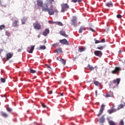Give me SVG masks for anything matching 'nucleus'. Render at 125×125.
Wrapping results in <instances>:
<instances>
[{
    "instance_id": "aec40b11",
    "label": "nucleus",
    "mask_w": 125,
    "mask_h": 125,
    "mask_svg": "<svg viewBox=\"0 0 125 125\" xmlns=\"http://www.w3.org/2000/svg\"><path fill=\"white\" fill-rule=\"evenodd\" d=\"M104 122H105V117H104V115H103L100 118V123L103 124Z\"/></svg>"
},
{
    "instance_id": "8fccbe9b",
    "label": "nucleus",
    "mask_w": 125,
    "mask_h": 125,
    "mask_svg": "<svg viewBox=\"0 0 125 125\" xmlns=\"http://www.w3.org/2000/svg\"><path fill=\"white\" fill-rule=\"evenodd\" d=\"M96 96H97V90L95 91Z\"/></svg>"
},
{
    "instance_id": "ea45409f",
    "label": "nucleus",
    "mask_w": 125,
    "mask_h": 125,
    "mask_svg": "<svg viewBox=\"0 0 125 125\" xmlns=\"http://www.w3.org/2000/svg\"><path fill=\"white\" fill-rule=\"evenodd\" d=\"M6 109H7V111H8V112H11L12 111V109H11L10 107H7Z\"/></svg>"
},
{
    "instance_id": "5701e85b",
    "label": "nucleus",
    "mask_w": 125,
    "mask_h": 125,
    "mask_svg": "<svg viewBox=\"0 0 125 125\" xmlns=\"http://www.w3.org/2000/svg\"><path fill=\"white\" fill-rule=\"evenodd\" d=\"M46 48L45 45H41L40 46L39 50H44Z\"/></svg>"
},
{
    "instance_id": "6e6d98bb",
    "label": "nucleus",
    "mask_w": 125,
    "mask_h": 125,
    "mask_svg": "<svg viewBox=\"0 0 125 125\" xmlns=\"http://www.w3.org/2000/svg\"><path fill=\"white\" fill-rule=\"evenodd\" d=\"M57 59L58 60H59V59H58V58H57Z\"/></svg>"
},
{
    "instance_id": "37998d69",
    "label": "nucleus",
    "mask_w": 125,
    "mask_h": 125,
    "mask_svg": "<svg viewBox=\"0 0 125 125\" xmlns=\"http://www.w3.org/2000/svg\"><path fill=\"white\" fill-rule=\"evenodd\" d=\"M122 16L120 14H118V15H117V18H122Z\"/></svg>"
},
{
    "instance_id": "f257e3e1",
    "label": "nucleus",
    "mask_w": 125,
    "mask_h": 125,
    "mask_svg": "<svg viewBox=\"0 0 125 125\" xmlns=\"http://www.w3.org/2000/svg\"><path fill=\"white\" fill-rule=\"evenodd\" d=\"M50 4V2L45 3L42 7V11H44L45 12H48L49 15H54V10H53V7H52L49 8L48 7V4Z\"/></svg>"
},
{
    "instance_id": "423d86ee",
    "label": "nucleus",
    "mask_w": 125,
    "mask_h": 125,
    "mask_svg": "<svg viewBox=\"0 0 125 125\" xmlns=\"http://www.w3.org/2000/svg\"><path fill=\"white\" fill-rule=\"evenodd\" d=\"M37 4L39 7H42L43 5V1L42 0H37Z\"/></svg>"
},
{
    "instance_id": "473e14b6",
    "label": "nucleus",
    "mask_w": 125,
    "mask_h": 125,
    "mask_svg": "<svg viewBox=\"0 0 125 125\" xmlns=\"http://www.w3.org/2000/svg\"><path fill=\"white\" fill-rule=\"evenodd\" d=\"M26 20H27V19H23L21 21V23L22 24V25H24L26 23Z\"/></svg>"
},
{
    "instance_id": "2eb2a0df",
    "label": "nucleus",
    "mask_w": 125,
    "mask_h": 125,
    "mask_svg": "<svg viewBox=\"0 0 125 125\" xmlns=\"http://www.w3.org/2000/svg\"><path fill=\"white\" fill-rule=\"evenodd\" d=\"M48 34H49V29L48 28H46L45 31L43 32L42 35L43 36H44V37H46Z\"/></svg>"
},
{
    "instance_id": "ddd939ff",
    "label": "nucleus",
    "mask_w": 125,
    "mask_h": 125,
    "mask_svg": "<svg viewBox=\"0 0 125 125\" xmlns=\"http://www.w3.org/2000/svg\"><path fill=\"white\" fill-rule=\"evenodd\" d=\"M114 96V93L112 91H109L106 94L105 97H113Z\"/></svg>"
},
{
    "instance_id": "79ce46f5",
    "label": "nucleus",
    "mask_w": 125,
    "mask_h": 125,
    "mask_svg": "<svg viewBox=\"0 0 125 125\" xmlns=\"http://www.w3.org/2000/svg\"><path fill=\"white\" fill-rule=\"evenodd\" d=\"M89 30L90 31H91L93 32V33H94V32H95V30H94V29H92V28H89Z\"/></svg>"
},
{
    "instance_id": "4468645a",
    "label": "nucleus",
    "mask_w": 125,
    "mask_h": 125,
    "mask_svg": "<svg viewBox=\"0 0 125 125\" xmlns=\"http://www.w3.org/2000/svg\"><path fill=\"white\" fill-rule=\"evenodd\" d=\"M0 115L2 117H3V118H7V117H8V114H7V113H6L3 111H0Z\"/></svg>"
},
{
    "instance_id": "7c9ffc66",
    "label": "nucleus",
    "mask_w": 125,
    "mask_h": 125,
    "mask_svg": "<svg viewBox=\"0 0 125 125\" xmlns=\"http://www.w3.org/2000/svg\"><path fill=\"white\" fill-rule=\"evenodd\" d=\"M88 67L89 68V70H90V71H93V70H94V67L89 64L88 65Z\"/></svg>"
},
{
    "instance_id": "6e6552de",
    "label": "nucleus",
    "mask_w": 125,
    "mask_h": 125,
    "mask_svg": "<svg viewBox=\"0 0 125 125\" xmlns=\"http://www.w3.org/2000/svg\"><path fill=\"white\" fill-rule=\"evenodd\" d=\"M19 26V21L17 19L14 21L12 22L13 27H18Z\"/></svg>"
},
{
    "instance_id": "3c124183",
    "label": "nucleus",
    "mask_w": 125,
    "mask_h": 125,
    "mask_svg": "<svg viewBox=\"0 0 125 125\" xmlns=\"http://www.w3.org/2000/svg\"><path fill=\"white\" fill-rule=\"evenodd\" d=\"M21 50H22V48L19 49V50H18V51L19 52H20V51H21Z\"/></svg>"
},
{
    "instance_id": "13d9d810",
    "label": "nucleus",
    "mask_w": 125,
    "mask_h": 125,
    "mask_svg": "<svg viewBox=\"0 0 125 125\" xmlns=\"http://www.w3.org/2000/svg\"><path fill=\"white\" fill-rule=\"evenodd\" d=\"M52 0V1H53V0Z\"/></svg>"
},
{
    "instance_id": "a211bd4d",
    "label": "nucleus",
    "mask_w": 125,
    "mask_h": 125,
    "mask_svg": "<svg viewBox=\"0 0 125 125\" xmlns=\"http://www.w3.org/2000/svg\"><path fill=\"white\" fill-rule=\"evenodd\" d=\"M108 114H112V113H115V112H117V109H115V108H112L111 109H109L107 111Z\"/></svg>"
},
{
    "instance_id": "4c0bfd02",
    "label": "nucleus",
    "mask_w": 125,
    "mask_h": 125,
    "mask_svg": "<svg viewBox=\"0 0 125 125\" xmlns=\"http://www.w3.org/2000/svg\"><path fill=\"white\" fill-rule=\"evenodd\" d=\"M59 46V44L58 43H54L52 44V46H53V47H57V46Z\"/></svg>"
},
{
    "instance_id": "f3484780",
    "label": "nucleus",
    "mask_w": 125,
    "mask_h": 125,
    "mask_svg": "<svg viewBox=\"0 0 125 125\" xmlns=\"http://www.w3.org/2000/svg\"><path fill=\"white\" fill-rule=\"evenodd\" d=\"M71 22L74 26L75 27L77 26L78 25V23H77V20L76 19H73L71 20Z\"/></svg>"
},
{
    "instance_id": "a878e982",
    "label": "nucleus",
    "mask_w": 125,
    "mask_h": 125,
    "mask_svg": "<svg viewBox=\"0 0 125 125\" xmlns=\"http://www.w3.org/2000/svg\"><path fill=\"white\" fill-rule=\"evenodd\" d=\"M54 23L57 25H59V26H63V23L60 21H55Z\"/></svg>"
},
{
    "instance_id": "49530a36",
    "label": "nucleus",
    "mask_w": 125,
    "mask_h": 125,
    "mask_svg": "<svg viewBox=\"0 0 125 125\" xmlns=\"http://www.w3.org/2000/svg\"><path fill=\"white\" fill-rule=\"evenodd\" d=\"M105 42V39H102L101 42Z\"/></svg>"
},
{
    "instance_id": "b1692460",
    "label": "nucleus",
    "mask_w": 125,
    "mask_h": 125,
    "mask_svg": "<svg viewBox=\"0 0 125 125\" xmlns=\"http://www.w3.org/2000/svg\"><path fill=\"white\" fill-rule=\"evenodd\" d=\"M82 1H83V0H71V2L74 3H76V2H82Z\"/></svg>"
},
{
    "instance_id": "c03bdc74",
    "label": "nucleus",
    "mask_w": 125,
    "mask_h": 125,
    "mask_svg": "<svg viewBox=\"0 0 125 125\" xmlns=\"http://www.w3.org/2000/svg\"><path fill=\"white\" fill-rule=\"evenodd\" d=\"M100 42H101L99 40H96L95 41V43H99Z\"/></svg>"
},
{
    "instance_id": "6ab92c4d",
    "label": "nucleus",
    "mask_w": 125,
    "mask_h": 125,
    "mask_svg": "<svg viewBox=\"0 0 125 125\" xmlns=\"http://www.w3.org/2000/svg\"><path fill=\"white\" fill-rule=\"evenodd\" d=\"M106 6L107 7H113V3L111 1H109L105 3Z\"/></svg>"
},
{
    "instance_id": "0eeeda50",
    "label": "nucleus",
    "mask_w": 125,
    "mask_h": 125,
    "mask_svg": "<svg viewBox=\"0 0 125 125\" xmlns=\"http://www.w3.org/2000/svg\"><path fill=\"white\" fill-rule=\"evenodd\" d=\"M120 71H121V68L119 67H116L115 68V69L112 71V74H119Z\"/></svg>"
},
{
    "instance_id": "864d4df0",
    "label": "nucleus",
    "mask_w": 125,
    "mask_h": 125,
    "mask_svg": "<svg viewBox=\"0 0 125 125\" xmlns=\"http://www.w3.org/2000/svg\"><path fill=\"white\" fill-rule=\"evenodd\" d=\"M1 51H3V50H2V49H0V52H1Z\"/></svg>"
},
{
    "instance_id": "c85d7f7f",
    "label": "nucleus",
    "mask_w": 125,
    "mask_h": 125,
    "mask_svg": "<svg viewBox=\"0 0 125 125\" xmlns=\"http://www.w3.org/2000/svg\"><path fill=\"white\" fill-rule=\"evenodd\" d=\"M85 50V48L83 47H81L79 49V52H83V51H84Z\"/></svg>"
},
{
    "instance_id": "f8f14e48",
    "label": "nucleus",
    "mask_w": 125,
    "mask_h": 125,
    "mask_svg": "<svg viewBox=\"0 0 125 125\" xmlns=\"http://www.w3.org/2000/svg\"><path fill=\"white\" fill-rule=\"evenodd\" d=\"M120 83H121V79L120 78H117L113 81V83H117V86L120 84Z\"/></svg>"
},
{
    "instance_id": "f704fd0d",
    "label": "nucleus",
    "mask_w": 125,
    "mask_h": 125,
    "mask_svg": "<svg viewBox=\"0 0 125 125\" xmlns=\"http://www.w3.org/2000/svg\"><path fill=\"white\" fill-rule=\"evenodd\" d=\"M5 28V25H0V30H3Z\"/></svg>"
},
{
    "instance_id": "cd10ccee",
    "label": "nucleus",
    "mask_w": 125,
    "mask_h": 125,
    "mask_svg": "<svg viewBox=\"0 0 125 125\" xmlns=\"http://www.w3.org/2000/svg\"><path fill=\"white\" fill-rule=\"evenodd\" d=\"M108 124L109 125H116L115 122L113 121H109Z\"/></svg>"
},
{
    "instance_id": "4be33fe9",
    "label": "nucleus",
    "mask_w": 125,
    "mask_h": 125,
    "mask_svg": "<svg viewBox=\"0 0 125 125\" xmlns=\"http://www.w3.org/2000/svg\"><path fill=\"white\" fill-rule=\"evenodd\" d=\"M84 29H85V28L84 26H81L79 30V33H83V31H84Z\"/></svg>"
},
{
    "instance_id": "5fc2aeb1",
    "label": "nucleus",
    "mask_w": 125,
    "mask_h": 125,
    "mask_svg": "<svg viewBox=\"0 0 125 125\" xmlns=\"http://www.w3.org/2000/svg\"><path fill=\"white\" fill-rule=\"evenodd\" d=\"M115 107V105H113V106H112V109H114V107Z\"/></svg>"
},
{
    "instance_id": "a18cd8bd",
    "label": "nucleus",
    "mask_w": 125,
    "mask_h": 125,
    "mask_svg": "<svg viewBox=\"0 0 125 125\" xmlns=\"http://www.w3.org/2000/svg\"><path fill=\"white\" fill-rule=\"evenodd\" d=\"M5 34H6V36H7L8 37H9V36H10V34H9L8 32H6Z\"/></svg>"
},
{
    "instance_id": "603ef678",
    "label": "nucleus",
    "mask_w": 125,
    "mask_h": 125,
    "mask_svg": "<svg viewBox=\"0 0 125 125\" xmlns=\"http://www.w3.org/2000/svg\"><path fill=\"white\" fill-rule=\"evenodd\" d=\"M60 95H61V96H63V93H61Z\"/></svg>"
},
{
    "instance_id": "9b49d317",
    "label": "nucleus",
    "mask_w": 125,
    "mask_h": 125,
    "mask_svg": "<svg viewBox=\"0 0 125 125\" xmlns=\"http://www.w3.org/2000/svg\"><path fill=\"white\" fill-rule=\"evenodd\" d=\"M60 34L61 36L64 37V38H68V35L66 34V32L63 30H61L60 32Z\"/></svg>"
},
{
    "instance_id": "09e8293b",
    "label": "nucleus",
    "mask_w": 125,
    "mask_h": 125,
    "mask_svg": "<svg viewBox=\"0 0 125 125\" xmlns=\"http://www.w3.org/2000/svg\"><path fill=\"white\" fill-rule=\"evenodd\" d=\"M48 94H52V91H50L48 92Z\"/></svg>"
},
{
    "instance_id": "58836bf2",
    "label": "nucleus",
    "mask_w": 125,
    "mask_h": 125,
    "mask_svg": "<svg viewBox=\"0 0 125 125\" xmlns=\"http://www.w3.org/2000/svg\"><path fill=\"white\" fill-rule=\"evenodd\" d=\"M41 105L42 108H47V106L46 105H45L43 103L41 104Z\"/></svg>"
},
{
    "instance_id": "c9c22d12",
    "label": "nucleus",
    "mask_w": 125,
    "mask_h": 125,
    "mask_svg": "<svg viewBox=\"0 0 125 125\" xmlns=\"http://www.w3.org/2000/svg\"><path fill=\"white\" fill-rule=\"evenodd\" d=\"M29 70H30V73H31L32 74H35V73H36V70L33 69H30Z\"/></svg>"
},
{
    "instance_id": "e433bc0d",
    "label": "nucleus",
    "mask_w": 125,
    "mask_h": 125,
    "mask_svg": "<svg viewBox=\"0 0 125 125\" xmlns=\"http://www.w3.org/2000/svg\"><path fill=\"white\" fill-rule=\"evenodd\" d=\"M94 83L95 85H99V84H100V83H99V82H98V81H95L94 82Z\"/></svg>"
},
{
    "instance_id": "a19ab883",
    "label": "nucleus",
    "mask_w": 125,
    "mask_h": 125,
    "mask_svg": "<svg viewBox=\"0 0 125 125\" xmlns=\"http://www.w3.org/2000/svg\"><path fill=\"white\" fill-rule=\"evenodd\" d=\"M0 81L1 83H5V79L4 78H1Z\"/></svg>"
},
{
    "instance_id": "bb28decb",
    "label": "nucleus",
    "mask_w": 125,
    "mask_h": 125,
    "mask_svg": "<svg viewBox=\"0 0 125 125\" xmlns=\"http://www.w3.org/2000/svg\"><path fill=\"white\" fill-rule=\"evenodd\" d=\"M56 52L57 53H62V49L60 48H59L56 49Z\"/></svg>"
},
{
    "instance_id": "72a5a7b5",
    "label": "nucleus",
    "mask_w": 125,
    "mask_h": 125,
    "mask_svg": "<svg viewBox=\"0 0 125 125\" xmlns=\"http://www.w3.org/2000/svg\"><path fill=\"white\" fill-rule=\"evenodd\" d=\"M47 69H48L49 71H51V67L48 64H45Z\"/></svg>"
},
{
    "instance_id": "393cba45",
    "label": "nucleus",
    "mask_w": 125,
    "mask_h": 125,
    "mask_svg": "<svg viewBox=\"0 0 125 125\" xmlns=\"http://www.w3.org/2000/svg\"><path fill=\"white\" fill-rule=\"evenodd\" d=\"M105 46H106L105 45L98 46L97 47V49H99L100 50H102V49H104V48H105Z\"/></svg>"
},
{
    "instance_id": "1a4fd4ad",
    "label": "nucleus",
    "mask_w": 125,
    "mask_h": 125,
    "mask_svg": "<svg viewBox=\"0 0 125 125\" xmlns=\"http://www.w3.org/2000/svg\"><path fill=\"white\" fill-rule=\"evenodd\" d=\"M34 49H35V45L31 46V47H28L27 51L29 52V53H33Z\"/></svg>"
},
{
    "instance_id": "4d7b16f0",
    "label": "nucleus",
    "mask_w": 125,
    "mask_h": 125,
    "mask_svg": "<svg viewBox=\"0 0 125 125\" xmlns=\"http://www.w3.org/2000/svg\"><path fill=\"white\" fill-rule=\"evenodd\" d=\"M46 42V41H45V42H44V43H45Z\"/></svg>"
},
{
    "instance_id": "9d476101",
    "label": "nucleus",
    "mask_w": 125,
    "mask_h": 125,
    "mask_svg": "<svg viewBox=\"0 0 125 125\" xmlns=\"http://www.w3.org/2000/svg\"><path fill=\"white\" fill-rule=\"evenodd\" d=\"M60 43H62V44H69V42H68V41L66 39H62V40H60L59 41Z\"/></svg>"
},
{
    "instance_id": "c756f323",
    "label": "nucleus",
    "mask_w": 125,
    "mask_h": 125,
    "mask_svg": "<svg viewBox=\"0 0 125 125\" xmlns=\"http://www.w3.org/2000/svg\"><path fill=\"white\" fill-rule=\"evenodd\" d=\"M60 61L62 62V64H63V65H66V61L65 60H64V59H61Z\"/></svg>"
},
{
    "instance_id": "20e7f679",
    "label": "nucleus",
    "mask_w": 125,
    "mask_h": 125,
    "mask_svg": "<svg viewBox=\"0 0 125 125\" xmlns=\"http://www.w3.org/2000/svg\"><path fill=\"white\" fill-rule=\"evenodd\" d=\"M104 109H105V105L103 104L101 106V108L99 111V114H97L98 117H100V116L102 115V113H103V111H104Z\"/></svg>"
},
{
    "instance_id": "f03ea898",
    "label": "nucleus",
    "mask_w": 125,
    "mask_h": 125,
    "mask_svg": "<svg viewBox=\"0 0 125 125\" xmlns=\"http://www.w3.org/2000/svg\"><path fill=\"white\" fill-rule=\"evenodd\" d=\"M33 28L37 30V31H39L42 29V25H41V23L39 22H35L33 24Z\"/></svg>"
},
{
    "instance_id": "412c9836",
    "label": "nucleus",
    "mask_w": 125,
    "mask_h": 125,
    "mask_svg": "<svg viewBox=\"0 0 125 125\" xmlns=\"http://www.w3.org/2000/svg\"><path fill=\"white\" fill-rule=\"evenodd\" d=\"M124 107H125V105L123 104H120L118 105L117 109H116L117 111H118V110H121V109H123V108H124Z\"/></svg>"
},
{
    "instance_id": "39448f33",
    "label": "nucleus",
    "mask_w": 125,
    "mask_h": 125,
    "mask_svg": "<svg viewBox=\"0 0 125 125\" xmlns=\"http://www.w3.org/2000/svg\"><path fill=\"white\" fill-rule=\"evenodd\" d=\"M94 53L96 56H98V57H101L103 53L101 51L96 50L94 52Z\"/></svg>"
},
{
    "instance_id": "dca6fc26",
    "label": "nucleus",
    "mask_w": 125,
    "mask_h": 125,
    "mask_svg": "<svg viewBox=\"0 0 125 125\" xmlns=\"http://www.w3.org/2000/svg\"><path fill=\"white\" fill-rule=\"evenodd\" d=\"M12 56H13V54H12L10 53H8L6 55V60H7V61H8V60H9V59H10V58H11L12 57Z\"/></svg>"
},
{
    "instance_id": "2f4dec72",
    "label": "nucleus",
    "mask_w": 125,
    "mask_h": 125,
    "mask_svg": "<svg viewBox=\"0 0 125 125\" xmlns=\"http://www.w3.org/2000/svg\"><path fill=\"white\" fill-rule=\"evenodd\" d=\"M119 125H125V122L124 120L122 119L119 122Z\"/></svg>"
},
{
    "instance_id": "7ed1b4c3",
    "label": "nucleus",
    "mask_w": 125,
    "mask_h": 125,
    "mask_svg": "<svg viewBox=\"0 0 125 125\" xmlns=\"http://www.w3.org/2000/svg\"><path fill=\"white\" fill-rule=\"evenodd\" d=\"M69 5H68L67 3H63L62 5L61 12H65V10H66V9H67L68 8H69Z\"/></svg>"
},
{
    "instance_id": "de8ad7c7",
    "label": "nucleus",
    "mask_w": 125,
    "mask_h": 125,
    "mask_svg": "<svg viewBox=\"0 0 125 125\" xmlns=\"http://www.w3.org/2000/svg\"><path fill=\"white\" fill-rule=\"evenodd\" d=\"M49 23H50V24H53V23H54V22H53L52 21H49Z\"/></svg>"
}]
</instances>
